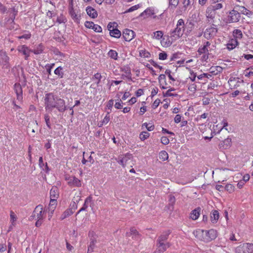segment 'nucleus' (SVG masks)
I'll list each match as a JSON object with an SVG mask.
<instances>
[{
  "label": "nucleus",
  "instance_id": "61",
  "mask_svg": "<svg viewBox=\"0 0 253 253\" xmlns=\"http://www.w3.org/2000/svg\"><path fill=\"white\" fill-rule=\"evenodd\" d=\"M190 74L192 76V77H190L189 79L191 80L192 82H194L195 80L196 75L195 73H194L193 71H191Z\"/></svg>",
  "mask_w": 253,
  "mask_h": 253
},
{
  "label": "nucleus",
  "instance_id": "7",
  "mask_svg": "<svg viewBox=\"0 0 253 253\" xmlns=\"http://www.w3.org/2000/svg\"><path fill=\"white\" fill-rule=\"evenodd\" d=\"M31 217L35 218L36 219H43V211L42 205H39L35 208Z\"/></svg>",
  "mask_w": 253,
  "mask_h": 253
},
{
  "label": "nucleus",
  "instance_id": "39",
  "mask_svg": "<svg viewBox=\"0 0 253 253\" xmlns=\"http://www.w3.org/2000/svg\"><path fill=\"white\" fill-rule=\"evenodd\" d=\"M209 50L208 48H206V46L204 45L202 47H200L198 50V52L199 55L202 54H207L208 53Z\"/></svg>",
  "mask_w": 253,
  "mask_h": 253
},
{
  "label": "nucleus",
  "instance_id": "13",
  "mask_svg": "<svg viewBox=\"0 0 253 253\" xmlns=\"http://www.w3.org/2000/svg\"><path fill=\"white\" fill-rule=\"evenodd\" d=\"M134 36V32L132 30L126 29L123 32V37L126 41H130Z\"/></svg>",
  "mask_w": 253,
  "mask_h": 253
},
{
  "label": "nucleus",
  "instance_id": "1",
  "mask_svg": "<svg viewBox=\"0 0 253 253\" xmlns=\"http://www.w3.org/2000/svg\"><path fill=\"white\" fill-rule=\"evenodd\" d=\"M45 109L51 113L54 108L60 112H64L67 109L65 100L52 93H48L45 97Z\"/></svg>",
  "mask_w": 253,
  "mask_h": 253
},
{
  "label": "nucleus",
  "instance_id": "26",
  "mask_svg": "<svg viewBox=\"0 0 253 253\" xmlns=\"http://www.w3.org/2000/svg\"><path fill=\"white\" fill-rule=\"evenodd\" d=\"M59 194L56 187H53L50 191V199H57L58 198Z\"/></svg>",
  "mask_w": 253,
  "mask_h": 253
},
{
  "label": "nucleus",
  "instance_id": "59",
  "mask_svg": "<svg viewBox=\"0 0 253 253\" xmlns=\"http://www.w3.org/2000/svg\"><path fill=\"white\" fill-rule=\"evenodd\" d=\"M6 7L1 3L0 5V12L2 13H4L6 11Z\"/></svg>",
  "mask_w": 253,
  "mask_h": 253
},
{
  "label": "nucleus",
  "instance_id": "64",
  "mask_svg": "<svg viewBox=\"0 0 253 253\" xmlns=\"http://www.w3.org/2000/svg\"><path fill=\"white\" fill-rule=\"evenodd\" d=\"M122 103H123L121 100H120V102H116L115 104V108L117 109H121L122 107Z\"/></svg>",
  "mask_w": 253,
  "mask_h": 253
},
{
  "label": "nucleus",
  "instance_id": "21",
  "mask_svg": "<svg viewBox=\"0 0 253 253\" xmlns=\"http://www.w3.org/2000/svg\"><path fill=\"white\" fill-rule=\"evenodd\" d=\"M87 14L91 18H95L97 16V12L96 10L91 7H87L86 9Z\"/></svg>",
  "mask_w": 253,
  "mask_h": 253
},
{
  "label": "nucleus",
  "instance_id": "18",
  "mask_svg": "<svg viewBox=\"0 0 253 253\" xmlns=\"http://www.w3.org/2000/svg\"><path fill=\"white\" fill-rule=\"evenodd\" d=\"M209 6L206 10V15L209 21L212 20L215 16V12Z\"/></svg>",
  "mask_w": 253,
  "mask_h": 253
},
{
  "label": "nucleus",
  "instance_id": "3",
  "mask_svg": "<svg viewBox=\"0 0 253 253\" xmlns=\"http://www.w3.org/2000/svg\"><path fill=\"white\" fill-rule=\"evenodd\" d=\"M184 22L182 19L178 20L176 28L169 33V37L172 41H175L180 37L183 34L184 30Z\"/></svg>",
  "mask_w": 253,
  "mask_h": 253
},
{
  "label": "nucleus",
  "instance_id": "53",
  "mask_svg": "<svg viewBox=\"0 0 253 253\" xmlns=\"http://www.w3.org/2000/svg\"><path fill=\"white\" fill-rule=\"evenodd\" d=\"M93 30L96 32H101L102 28L98 25L94 24V26L93 27Z\"/></svg>",
  "mask_w": 253,
  "mask_h": 253
},
{
  "label": "nucleus",
  "instance_id": "31",
  "mask_svg": "<svg viewBox=\"0 0 253 253\" xmlns=\"http://www.w3.org/2000/svg\"><path fill=\"white\" fill-rule=\"evenodd\" d=\"M17 217L16 215L12 211H10V221L12 226L15 225V222L17 220Z\"/></svg>",
  "mask_w": 253,
  "mask_h": 253
},
{
  "label": "nucleus",
  "instance_id": "44",
  "mask_svg": "<svg viewBox=\"0 0 253 253\" xmlns=\"http://www.w3.org/2000/svg\"><path fill=\"white\" fill-rule=\"evenodd\" d=\"M139 54L141 57H144V58L148 57L150 55V53L148 51H146L145 50H140V52H139Z\"/></svg>",
  "mask_w": 253,
  "mask_h": 253
},
{
  "label": "nucleus",
  "instance_id": "51",
  "mask_svg": "<svg viewBox=\"0 0 253 253\" xmlns=\"http://www.w3.org/2000/svg\"><path fill=\"white\" fill-rule=\"evenodd\" d=\"M224 188L230 193L234 191V186L232 184H227Z\"/></svg>",
  "mask_w": 253,
  "mask_h": 253
},
{
  "label": "nucleus",
  "instance_id": "8",
  "mask_svg": "<svg viewBox=\"0 0 253 253\" xmlns=\"http://www.w3.org/2000/svg\"><path fill=\"white\" fill-rule=\"evenodd\" d=\"M65 180L67 181L68 184L70 186L79 187L82 185L81 181L75 176H66Z\"/></svg>",
  "mask_w": 253,
  "mask_h": 253
},
{
  "label": "nucleus",
  "instance_id": "56",
  "mask_svg": "<svg viewBox=\"0 0 253 253\" xmlns=\"http://www.w3.org/2000/svg\"><path fill=\"white\" fill-rule=\"evenodd\" d=\"M160 100H159L158 99L155 100V101L154 102L153 105H152V107L154 109H156V108L158 107V106L160 104Z\"/></svg>",
  "mask_w": 253,
  "mask_h": 253
},
{
  "label": "nucleus",
  "instance_id": "49",
  "mask_svg": "<svg viewBox=\"0 0 253 253\" xmlns=\"http://www.w3.org/2000/svg\"><path fill=\"white\" fill-rule=\"evenodd\" d=\"M197 86L195 84H192L189 85L188 87V89L189 91L194 93L196 91Z\"/></svg>",
  "mask_w": 253,
  "mask_h": 253
},
{
  "label": "nucleus",
  "instance_id": "57",
  "mask_svg": "<svg viewBox=\"0 0 253 253\" xmlns=\"http://www.w3.org/2000/svg\"><path fill=\"white\" fill-rule=\"evenodd\" d=\"M169 4L171 5H173L176 6L178 4L179 0H169Z\"/></svg>",
  "mask_w": 253,
  "mask_h": 253
},
{
  "label": "nucleus",
  "instance_id": "50",
  "mask_svg": "<svg viewBox=\"0 0 253 253\" xmlns=\"http://www.w3.org/2000/svg\"><path fill=\"white\" fill-rule=\"evenodd\" d=\"M161 142L164 145H167L169 143V140L166 136H163L161 139Z\"/></svg>",
  "mask_w": 253,
  "mask_h": 253
},
{
  "label": "nucleus",
  "instance_id": "52",
  "mask_svg": "<svg viewBox=\"0 0 253 253\" xmlns=\"http://www.w3.org/2000/svg\"><path fill=\"white\" fill-rule=\"evenodd\" d=\"M39 46H40L39 48H38L37 49H34L33 50H31V52H33L35 54H39L41 53L42 52L43 49H42V47H41L40 45H39Z\"/></svg>",
  "mask_w": 253,
  "mask_h": 253
},
{
  "label": "nucleus",
  "instance_id": "10",
  "mask_svg": "<svg viewBox=\"0 0 253 253\" xmlns=\"http://www.w3.org/2000/svg\"><path fill=\"white\" fill-rule=\"evenodd\" d=\"M157 251L154 253H162L170 247V244L168 242L165 243L164 242H157Z\"/></svg>",
  "mask_w": 253,
  "mask_h": 253
},
{
  "label": "nucleus",
  "instance_id": "58",
  "mask_svg": "<svg viewBox=\"0 0 253 253\" xmlns=\"http://www.w3.org/2000/svg\"><path fill=\"white\" fill-rule=\"evenodd\" d=\"M165 73L168 75V77L170 80H172L173 81H175V79L172 77V76L170 74L171 71L170 70H167L165 72Z\"/></svg>",
  "mask_w": 253,
  "mask_h": 253
},
{
  "label": "nucleus",
  "instance_id": "38",
  "mask_svg": "<svg viewBox=\"0 0 253 253\" xmlns=\"http://www.w3.org/2000/svg\"><path fill=\"white\" fill-rule=\"evenodd\" d=\"M44 119L47 126L50 129L51 128V123L50 121V117L48 114H45L44 115Z\"/></svg>",
  "mask_w": 253,
  "mask_h": 253
},
{
  "label": "nucleus",
  "instance_id": "34",
  "mask_svg": "<svg viewBox=\"0 0 253 253\" xmlns=\"http://www.w3.org/2000/svg\"><path fill=\"white\" fill-rule=\"evenodd\" d=\"M121 78L123 80L126 79L131 80V72L130 70H127L125 71V74L122 75Z\"/></svg>",
  "mask_w": 253,
  "mask_h": 253
},
{
  "label": "nucleus",
  "instance_id": "48",
  "mask_svg": "<svg viewBox=\"0 0 253 253\" xmlns=\"http://www.w3.org/2000/svg\"><path fill=\"white\" fill-rule=\"evenodd\" d=\"M101 78H102V76L100 75V74L96 73L94 75L93 77L92 78V79L93 80H94V79L97 80V82L96 84L98 85L100 83Z\"/></svg>",
  "mask_w": 253,
  "mask_h": 253
},
{
  "label": "nucleus",
  "instance_id": "33",
  "mask_svg": "<svg viewBox=\"0 0 253 253\" xmlns=\"http://www.w3.org/2000/svg\"><path fill=\"white\" fill-rule=\"evenodd\" d=\"M11 11L10 14V18L9 20H11V22H14V19L15 18L16 15L17 14V10H16L14 8H12L10 9Z\"/></svg>",
  "mask_w": 253,
  "mask_h": 253
},
{
  "label": "nucleus",
  "instance_id": "27",
  "mask_svg": "<svg viewBox=\"0 0 253 253\" xmlns=\"http://www.w3.org/2000/svg\"><path fill=\"white\" fill-rule=\"evenodd\" d=\"M74 213V211L72 209H67L66 211H64V212L60 216V219L62 220L67 217L71 215Z\"/></svg>",
  "mask_w": 253,
  "mask_h": 253
},
{
  "label": "nucleus",
  "instance_id": "32",
  "mask_svg": "<svg viewBox=\"0 0 253 253\" xmlns=\"http://www.w3.org/2000/svg\"><path fill=\"white\" fill-rule=\"evenodd\" d=\"M159 157L160 160L164 161L167 160L169 158L168 153L165 151H162L159 155Z\"/></svg>",
  "mask_w": 253,
  "mask_h": 253
},
{
  "label": "nucleus",
  "instance_id": "22",
  "mask_svg": "<svg viewBox=\"0 0 253 253\" xmlns=\"http://www.w3.org/2000/svg\"><path fill=\"white\" fill-rule=\"evenodd\" d=\"M200 211L201 209L200 208H198L192 211L190 213V218L193 220L197 219L200 215Z\"/></svg>",
  "mask_w": 253,
  "mask_h": 253
},
{
  "label": "nucleus",
  "instance_id": "9",
  "mask_svg": "<svg viewBox=\"0 0 253 253\" xmlns=\"http://www.w3.org/2000/svg\"><path fill=\"white\" fill-rule=\"evenodd\" d=\"M217 32V29L216 28L211 27L206 29L204 33V36L208 40L211 39L215 36Z\"/></svg>",
  "mask_w": 253,
  "mask_h": 253
},
{
  "label": "nucleus",
  "instance_id": "16",
  "mask_svg": "<svg viewBox=\"0 0 253 253\" xmlns=\"http://www.w3.org/2000/svg\"><path fill=\"white\" fill-rule=\"evenodd\" d=\"M127 237H132V238L135 240H138L140 239V235L138 232L134 228H131L129 232L126 233Z\"/></svg>",
  "mask_w": 253,
  "mask_h": 253
},
{
  "label": "nucleus",
  "instance_id": "19",
  "mask_svg": "<svg viewBox=\"0 0 253 253\" xmlns=\"http://www.w3.org/2000/svg\"><path fill=\"white\" fill-rule=\"evenodd\" d=\"M238 44L239 42L237 39H232L227 44V48L229 50L233 49L235 48Z\"/></svg>",
  "mask_w": 253,
  "mask_h": 253
},
{
  "label": "nucleus",
  "instance_id": "40",
  "mask_svg": "<svg viewBox=\"0 0 253 253\" xmlns=\"http://www.w3.org/2000/svg\"><path fill=\"white\" fill-rule=\"evenodd\" d=\"M150 134L147 131H143L140 133L139 138L141 140H144L149 137Z\"/></svg>",
  "mask_w": 253,
  "mask_h": 253
},
{
  "label": "nucleus",
  "instance_id": "2",
  "mask_svg": "<svg viewBox=\"0 0 253 253\" xmlns=\"http://www.w3.org/2000/svg\"><path fill=\"white\" fill-rule=\"evenodd\" d=\"M194 234L197 238L206 242H209L215 239L217 236L216 230L213 229L209 230H196L194 232Z\"/></svg>",
  "mask_w": 253,
  "mask_h": 253
},
{
  "label": "nucleus",
  "instance_id": "36",
  "mask_svg": "<svg viewBox=\"0 0 253 253\" xmlns=\"http://www.w3.org/2000/svg\"><path fill=\"white\" fill-rule=\"evenodd\" d=\"M63 68L61 66H59L57 67L55 70H54V73L55 74L58 75L61 78H63L64 73L62 72Z\"/></svg>",
  "mask_w": 253,
  "mask_h": 253
},
{
  "label": "nucleus",
  "instance_id": "46",
  "mask_svg": "<svg viewBox=\"0 0 253 253\" xmlns=\"http://www.w3.org/2000/svg\"><path fill=\"white\" fill-rule=\"evenodd\" d=\"M175 89L174 88H171V89H169L168 90H167L166 91V92L164 94V96H176L177 94H173V93H171V91H173Z\"/></svg>",
  "mask_w": 253,
  "mask_h": 253
},
{
  "label": "nucleus",
  "instance_id": "6",
  "mask_svg": "<svg viewBox=\"0 0 253 253\" xmlns=\"http://www.w3.org/2000/svg\"><path fill=\"white\" fill-rule=\"evenodd\" d=\"M0 64L3 66V68H9V58L7 56L5 51L0 50Z\"/></svg>",
  "mask_w": 253,
  "mask_h": 253
},
{
  "label": "nucleus",
  "instance_id": "24",
  "mask_svg": "<svg viewBox=\"0 0 253 253\" xmlns=\"http://www.w3.org/2000/svg\"><path fill=\"white\" fill-rule=\"evenodd\" d=\"M220 145H221V147H222L224 149L229 148L231 145V139L229 138L225 139L222 141Z\"/></svg>",
  "mask_w": 253,
  "mask_h": 253
},
{
  "label": "nucleus",
  "instance_id": "4",
  "mask_svg": "<svg viewBox=\"0 0 253 253\" xmlns=\"http://www.w3.org/2000/svg\"><path fill=\"white\" fill-rule=\"evenodd\" d=\"M236 253H253V244L245 243L241 244L235 249Z\"/></svg>",
  "mask_w": 253,
  "mask_h": 253
},
{
  "label": "nucleus",
  "instance_id": "45",
  "mask_svg": "<svg viewBox=\"0 0 253 253\" xmlns=\"http://www.w3.org/2000/svg\"><path fill=\"white\" fill-rule=\"evenodd\" d=\"M95 242H96L94 240H92V241H91V242H90L89 246L88 248V252H92L93 251V249L95 247Z\"/></svg>",
  "mask_w": 253,
  "mask_h": 253
},
{
  "label": "nucleus",
  "instance_id": "28",
  "mask_svg": "<svg viewBox=\"0 0 253 253\" xmlns=\"http://www.w3.org/2000/svg\"><path fill=\"white\" fill-rule=\"evenodd\" d=\"M57 204L56 199H50L48 210L49 211H51V212L54 211L56 207Z\"/></svg>",
  "mask_w": 253,
  "mask_h": 253
},
{
  "label": "nucleus",
  "instance_id": "42",
  "mask_svg": "<svg viewBox=\"0 0 253 253\" xmlns=\"http://www.w3.org/2000/svg\"><path fill=\"white\" fill-rule=\"evenodd\" d=\"M57 22L59 24L65 23L67 21L65 17L63 14H60L59 16H58L56 20Z\"/></svg>",
  "mask_w": 253,
  "mask_h": 253
},
{
  "label": "nucleus",
  "instance_id": "55",
  "mask_svg": "<svg viewBox=\"0 0 253 253\" xmlns=\"http://www.w3.org/2000/svg\"><path fill=\"white\" fill-rule=\"evenodd\" d=\"M91 200V197L90 196H89L88 197H87L85 200V202H84V203L83 206V207H84L85 209H86L88 207V205L87 204V203L88 202H90Z\"/></svg>",
  "mask_w": 253,
  "mask_h": 253
},
{
  "label": "nucleus",
  "instance_id": "35",
  "mask_svg": "<svg viewBox=\"0 0 253 253\" xmlns=\"http://www.w3.org/2000/svg\"><path fill=\"white\" fill-rule=\"evenodd\" d=\"M108 56L111 58L117 60L118 57V53L114 50L111 49L108 53Z\"/></svg>",
  "mask_w": 253,
  "mask_h": 253
},
{
  "label": "nucleus",
  "instance_id": "20",
  "mask_svg": "<svg viewBox=\"0 0 253 253\" xmlns=\"http://www.w3.org/2000/svg\"><path fill=\"white\" fill-rule=\"evenodd\" d=\"M219 212L216 210H213L211 213V220L212 223L217 222L219 218Z\"/></svg>",
  "mask_w": 253,
  "mask_h": 253
},
{
  "label": "nucleus",
  "instance_id": "29",
  "mask_svg": "<svg viewBox=\"0 0 253 253\" xmlns=\"http://www.w3.org/2000/svg\"><path fill=\"white\" fill-rule=\"evenodd\" d=\"M233 35L234 39H241L243 38V34L242 31L239 29H235L233 32Z\"/></svg>",
  "mask_w": 253,
  "mask_h": 253
},
{
  "label": "nucleus",
  "instance_id": "14",
  "mask_svg": "<svg viewBox=\"0 0 253 253\" xmlns=\"http://www.w3.org/2000/svg\"><path fill=\"white\" fill-rule=\"evenodd\" d=\"M108 28L110 31V35L111 36L116 38H119L120 37L121 35V32L117 29H114V27L112 26L111 23H109L108 25Z\"/></svg>",
  "mask_w": 253,
  "mask_h": 253
},
{
  "label": "nucleus",
  "instance_id": "47",
  "mask_svg": "<svg viewBox=\"0 0 253 253\" xmlns=\"http://www.w3.org/2000/svg\"><path fill=\"white\" fill-rule=\"evenodd\" d=\"M94 24H95L92 22L86 21L84 23V26L87 28L93 29V27L94 26Z\"/></svg>",
  "mask_w": 253,
  "mask_h": 253
},
{
  "label": "nucleus",
  "instance_id": "63",
  "mask_svg": "<svg viewBox=\"0 0 253 253\" xmlns=\"http://www.w3.org/2000/svg\"><path fill=\"white\" fill-rule=\"evenodd\" d=\"M109 121L110 117L109 116L106 115L102 121V124H106L109 122Z\"/></svg>",
  "mask_w": 253,
  "mask_h": 253
},
{
  "label": "nucleus",
  "instance_id": "25",
  "mask_svg": "<svg viewBox=\"0 0 253 253\" xmlns=\"http://www.w3.org/2000/svg\"><path fill=\"white\" fill-rule=\"evenodd\" d=\"M170 234L169 230L166 231L162 233V234L159 237L157 242H164L168 238Z\"/></svg>",
  "mask_w": 253,
  "mask_h": 253
},
{
  "label": "nucleus",
  "instance_id": "15",
  "mask_svg": "<svg viewBox=\"0 0 253 253\" xmlns=\"http://www.w3.org/2000/svg\"><path fill=\"white\" fill-rule=\"evenodd\" d=\"M69 12L74 21L76 23H79L81 16L76 13L73 8V4H72L69 7Z\"/></svg>",
  "mask_w": 253,
  "mask_h": 253
},
{
  "label": "nucleus",
  "instance_id": "54",
  "mask_svg": "<svg viewBox=\"0 0 253 253\" xmlns=\"http://www.w3.org/2000/svg\"><path fill=\"white\" fill-rule=\"evenodd\" d=\"M159 58L160 60H165L167 58V54L165 52H161L159 54Z\"/></svg>",
  "mask_w": 253,
  "mask_h": 253
},
{
  "label": "nucleus",
  "instance_id": "60",
  "mask_svg": "<svg viewBox=\"0 0 253 253\" xmlns=\"http://www.w3.org/2000/svg\"><path fill=\"white\" fill-rule=\"evenodd\" d=\"M181 116L178 114L176 115L174 118V122L175 123H178L181 121Z\"/></svg>",
  "mask_w": 253,
  "mask_h": 253
},
{
  "label": "nucleus",
  "instance_id": "17",
  "mask_svg": "<svg viewBox=\"0 0 253 253\" xmlns=\"http://www.w3.org/2000/svg\"><path fill=\"white\" fill-rule=\"evenodd\" d=\"M14 90L17 95V100L22 101L23 96L22 89L21 85L19 84H15L14 85Z\"/></svg>",
  "mask_w": 253,
  "mask_h": 253
},
{
  "label": "nucleus",
  "instance_id": "43",
  "mask_svg": "<svg viewBox=\"0 0 253 253\" xmlns=\"http://www.w3.org/2000/svg\"><path fill=\"white\" fill-rule=\"evenodd\" d=\"M139 7H140L139 4L135 5L134 6H131L129 9H128L127 10H126L125 12H124V13L132 12L135 10H137Z\"/></svg>",
  "mask_w": 253,
  "mask_h": 253
},
{
  "label": "nucleus",
  "instance_id": "5",
  "mask_svg": "<svg viewBox=\"0 0 253 253\" xmlns=\"http://www.w3.org/2000/svg\"><path fill=\"white\" fill-rule=\"evenodd\" d=\"M241 18V15L238 11L234 9L229 12L228 15V23H235L238 22Z\"/></svg>",
  "mask_w": 253,
  "mask_h": 253
},
{
  "label": "nucleus",
  "instance_id": "23",
  "mask_svg": "<svg viewBox=\"0 0 253 253\" xmlns=\"http://www.w3.org/2000/svg\"><path fill=\"white\" fill-rule=\"evenodd\" d=\"M154 14V12L153 10L150 8H147L140 14V16L144 17V18H146Z\"/></svg>",
  "mask_w": 253,
  "mask_h": 253
},
{
  "label": "nucleus",
  "instance_id": "11",
  "mask_svg": "<svg viewBox=\"0 0 253 253\" xmlns=\"http://www.w3.org/2000/svg\"><path fill=\"white\" fill-rule=\"evenodd\" d=\"M132 155L130 154L126 153L125 155L119 156L118 158V162L123 167H125L127 164V161L132 158Z\"/></svg>",
  "mask_w": 253,
  "mask_h": 253
},
{
  "label": "nucleus",
  "instance_id": "41",
  "mask_svg": "<svg viewBox=\"0 0 253 253\" xmlns=\"http://www.w3.org/2000/svg\"><path fill=\"white\" fill-rule=\"evenodd\" d=\"M222 70V68L220 66H216L215 67H211L210 68L211 73L214 74H217L218 72H220Z\"/></svg>",
  "mask_w": 253,
  "mask_h": 253
},
{
  "label": "nucleus",
  "instance_id": "30",
  "mask_svg": "<svg viewBox=\"0 0 253 253\" xmlns=\"http://www.w3.org/2000/svg\"><path fill=\"white\" fill-rule=\"evenodd\" d=\"M164 33L162 31H157L153 32L152 36L153 39L159 40L163 36Z\"/></svg>",
  "mask_w": 253,
  "mask_h": 253
},
{
  "label": "nucleus",
  "instance_id": "37",
  "mask_svg": "<svg viewBox=\"0 0 253 253\" xmlns=\"http://www.w3.org/2000/svg\"><path fill=\"white\" fill-rule=\"evenodd\" d=\"M239 10L244 15L249 16L252 14V12L247 9L244 6H241Z\"/></svg>",
  "mask_w": 253,
  "mask_h": 253
},
{
  "label": "nucleus",
  "instance_id": "62",
  "mask_svg": "<svg viewBox=\"0 0 253 253\" xmlns=\"http://www.w3.org/2000/svg\"><path fill=\"white\" fill-rule=\"evenodd\" d=\"M113 104L114 100L113 99H111L108 102L107 106L109 109H110L113 107Z\"/></svg>",
  "mask_w": 253,
  "mask_h": 253
},
{
  "label": "nucleus",
  "instance_id": "12",
  "mask_svg": "<svg viewBox=\"0 0 253 253\" xmlns=\"http://www.w3.org/2000/svg\"><path fill=\"white\" fill-rule=\"evenodd\" d=\"M17 50L19 52L22 53L25 56L24 58L25 60L28 59L31 50H30L26 45L18 46Z\"/></svg>",
  "mask_w": 253,
  "mask_h": 253
}]
</instances>
